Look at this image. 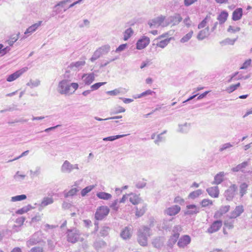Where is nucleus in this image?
Listing matches in <instances>:
<instances>
[{
  "instance_id": "obj_28",
  "label": "nucleus",
  "mask_w": 252,
  "mask_h": 252,
  "mask_svg": "<svg viewBox=\"0 0 252 252\" xmlns=\"http://www.w3.org/2000/svg\"><path fill=\"white\" fill-rule=\"evenodd\" d=\"M179 237V233H174L169 239L168 241V246L172 247L177 242Z\"/></svg>"
},
{
  "instance_id": "obj_29",
  "label": "nucleus",
  "mask_w": 252,
  "mask_h": 252,
  "mask_svg": "<svg viewBox=\"0 0 252 252\" xmlns=\"http://www.w3.org/2000/svg\"><path fill=\"white\" fill-rule=\"evenodd\" d=\"M96 195V196L98 197L99 199L106 200L110 199L112 197L111 194L103 191L97 192Z\"/></svg>"
},
{
  "instance_id": "obj_56",
  "label": "nucleus",
  "mask_w": 252,
  "mask_h": 252,
  "mask_svg": "<svg viewBox=\"0 0 252 252\" xmlns=\"http://www.w3.org/2000/svg\"><path fill=\"white\" fill-rule=\"evenodd\" d=\"M146 183L144 181H139L136 183L135 187L137 189H143L146 186Z\"/></svg>"
},
{
  "instance_id": "obj_32",
  "label": "nucleus",
  "mask_w": 252,
  "mask_h": 252,
  "mask_svg": "<svg viewBox=\"0 0 252 252\" xmlns=\"http://www.w3.org/2000/svg\"><path fill=\"white\" fill-rule=\"evenodd\" d=\"M202 190L200 189H198L195 191L191 192L189 194L188 197L192 199H194L199 197V196L202 194Z\"/></svg>"
},
{
  "instance_id": "obj_45",
  "label": "nucleus",
  "mask_w": 252,
  "mask_h": 252,
  "mask_svg": "<svg viewBox=\"0 0 252 252\" xmlns=\"http://www.w3.org/2000/svg\"><path fill=\"white\" fill-rule=\"evenodd\" d=\"M193 34V31H191L185 36H184L180 40L181 43H185L188 42L192 37Z\"/></svg>"
},
{
  "instance_id": "obj_26",
  "label": "nucleus",
  "mask_w": 252,
  "mask_h": 252,
  "mask_svg": "<svg viewBox=\"0 0 252 252\" xmlns=\"http://www.w3.org/2000/svg\"><path fill=\"white\" fill-rule=\"evenodd\" d=\"M136 213L135 215L138 217H141L144 215L146 211V206L143 204H139L138 206L135 207Z\"/></svg>"
},
{
  "instance_id": "obj_23",
  "label": "nucleus",
  "mask_w": 252,
  "mask_h": 252,
  "mask_svg": "<svg viewBox=\"0 0 252 252\" xmlns=\"http://www.w3.org/2000/svg\"><path fill=\"white\" fill-rule=\"evenodd\" d=\"M209 28L208 27L200 31L197 36V38L199 40H202L209 35Z\"/></svg>"
},
{
  "instance_id": "obj_31",
  "label": "nucleus",
  "mask_w": 252,
  "mask_h": 252,
  "mask_svg": "<svg viewBox=\"0 0 252 252\" xmlns=\"http://www.w3.org/2000/svg\"><path fill=\"white\" fill-rule=\"evenodd\" d=\"M248 185L246 183H242L240 186L239 194L241 197H242L246 193Z\"/></svg>"
},
{
  "instance_id": "obj_51",
  "label": "nucleus",
  "mask_w": 252,
  "mask_h": 252,
  "mask_svg": "<svg viewBox=\"0 0 252 252\" xmlns=\"http://www.w3.org/2000/svg\"><path fill=\"white\" fill-rule=\"evenodd\" d=\"M101 56H102L101 54V52L97 49L94 53L93 56L90 59V61L92 62H94L95 60L100 58Z\"/></svg>"
},
{
  "instance_id": "obj_50",
  "label": "nucleus",
  "mask_w": 252,
  "mask_h": 252,
  "mask_svg": "<svg viewBox=\"0 0 252 252\" xmlns=\"http://www.w3.org/2000/svg\"><path fill=\"white\" fill-rule=\"evenodd\" d=\"M129 201L134 205L139 204L140 199L139 197L136 195L131 194V196L129 198Z\"/></svg>"
},
{
  "instance_id": "obj_47",
  "label": "nucleus",
  "mask_w": 252,
  "mask_h": 252,
  "mask_svg": "<svg viewBox=\"0 0 252 252\" xmlns=\"http://www.w3.org/2000/svg\"><path fill=\"white\" fill-rule=\"evenodd\" d=\"M27 198V196L25 194L18 195L11 197V201L12 202H16L22 201Z\"/></svg>"
},
{
  "instance_id": "obj_52",
  "label": "nucleus",
  "mask_w": 252,
  "mask_h": 252,
  "mask_svg": "<svg viewBox=\"0 0 252 252\" xmlns=\"http://www.w3.org/2000/svg\"><path fill=\"white\" fill-rule=\"evenodd\" d=\"M200 204L202 207H206L209 205H212L213 202L208 199H204L200 202Z\"/></svg>"
},
{
  "instance_id": "obj_2",
  "label": "nucleus",
  "mask_w": 252,
  "mask_h": 252,
  "mask_svg": "<svg viewBox=\"0 0 252 252\" xmlns=\"http://www.w3.org/2000/svg\"><path fill=\"white\" fill-rule=\"evenodd\" d=\"M72 87L75 90L78 88L77 83H70L67 79H63L59 83L58 87V92L62 94H70V88Z\"/></svg>"
},
{
  "instance_id": "obj_1",
  "label": "nucleus",
  "mask_w": 252,
  "mask_h": 252,
  "mask_svg": "<svg viewBox=\"0 0 252 252\" xmlns=\"http://www.w3.org/2000/svg\"><path fill=\"white\" fill-rule=\"evenodd\" d=\"M152 222L150 224V227L142 226L137 231V242L142 246H146L148 244V238L151 235L150 227L153 226Z\"/></svg>"
},
{
  "instance_id": "obj_17",
  "label": "nucleus",
  "mask_w": 252,
  "mask_h": 252,
  "mask_svg": "<svg viewBox=\"0 0 252 252\" xmlns=\"http://www.w3.org/2000/svg\"><path fill=\"white\" fill-rule=\"evenodd\" d=\"M85 63H86L84 60H81L76 62H73L71 63L69 65H68V68L76 71L81 68L82 66L85 64Z\"/></svg>"
},
{
  "instance_id": "obj_44",
  "label": "nucleus",
  "mask_w": 252,
  "mask_h": 252,
  "mask_svg": "<svg viewBox=\"0 0 252 252\" xmlns=\"http://www.w3.org/2000/svg\"><path fill=\"white\" fill-rule=\"evenodd\" d=\"M94 185L88 186L83 189L81 191V194L82 196H85L88 193L90 192L94 188Z\"/></svg>"
},
{
  "instance_id": "obj_19",
  "label": "nucleus",
  "mask_w": 252,
  "mask_h": 252,
  "mask_svg": "<svg viewBox=\"0 0 252 252\" xmlns=\"http://www.w3.org/2000/svg\"><path fill=\"white\" fill-rule=\"evenodd\" d=\"M206 191L211 197L216 198L219 196V190L217 186L209 188L206 189Z\"/></svg>"
},
{
  "instance_id": "obj_40",
  "label": "nucleus",
  "mask_w": 252,
  "mask_h": 252,
  "mask_svg": "<svg viewBox=\"0 0 252 252\" xmlns=\"http://www.w3.org/2000/svg\"><path fill=\"white\" fill-rule=\"evenodd\" d=\"M32 208V207L31 205H28V206H24L23 208L17 210L16 213L20 215L23 214L31 210Z\"/></svg>"
},
{
  "instance_id": "obj_8",
  "label": "nucleus",
  "mask_w": 252,
  "mask_h": 252,
  "mask_svg": "<svg viewBox=\"0 0 252 252\" xmlns=\"http://www.w3.org/2000/svg\"><path fill=\"white\" fill-rule=\"evenodd\" d=\"M165 19V16L160 15L151 20H149L148 24L151 28L156 27V26L158 27L161 25V24L164 21Z\"/></svg>"
},
{
  "instance_id": "obj_58",
  "label": "nucleus",
  "mask_w": 252,
  "mask_h": 252,
  "mask_svg": "<svg viewBox=\"0 0 252 252\" xmlns=\"http://www.w3.org/2000/svg\"><path fill=\"white\" fill-rule=\"evenodd\" d=\"M118 202V200L116 199L113 202V203L110 206V207L115 211H117L118 210L119 207L117 206Z\"/></svg>"
},
{
  "instance_id": "obj_61",
  "label": "nucleus",
  "mask_w": 252,
  "mask_h": 252,
  "mask_svg": "<svg viewBox=\"0 0 252 252\" xmlns=\"http://www.w3.org/2000/svg\"><path fill=\"white\" fill-rule=\"evenodd\" d=\"M252 62L251 59L246 60L243 64L240 69H246L251 65Z\"/></svg>"
},
{
  "instance_id": "obj_54",
  "label": "nucleus",
  "mask_w": 252,
  "mask_h": 252,
  "mask_svg": "<svg viewBox=\"0 0 252 252\" xmlns=\"http://www.w3.org/2000/svg\"><path fill=\"white\" fill-rule=\"evenodd\" d=\"M153 94H155V92L154 91H153L151 90H148L143 92L141 94H140L138 96V98H141L142 97L148 95H152Z\"/></svg>"
},
{
  "instance_id": "obj_20",
  "label": "nucleus",
  "mask_w": 252,
  "mask_h": 252,
  "mask_svg": "<svg viewBox=\"0 0 252 252\" xmlns=\"http://www.w3.org/2000/svg\"><path fill=\"white\" fill-rule=\"evenodd\" d=\"M106 243L101 239L96 240L93 244V246L96 250H99L100 249L104 248L106 247Z\"/></svg>"
},
{
  "instance_id": "obj_38",
  "label": "nucleus",
  "mask_w": 252,
  "mask_h": 252,
  "mask_svg": "<svg viewBox=\"0 0 252 252\" xmlns=\"http://www.w3.org/2000/svg\"><path fill=\"white\" fill-rule=\"evenodd\" d=\"M78 189L77 188H73L69 190L68 191H64V196L65 198H67L70 196H73L76 194V192L78 191Z\"/></svg>"
},
{
  "instance_id": "obj_41",
  "label": "nucleus",
  "mask_w": 252,
  "mask_h": 252,
  "mask_svg": "<svg viewBox=\"0 0 252 252\" xmlns=\"http://www.w3.org/2000/svg\"><path fill=\"white\" fill-rule=\"evenodd\" d=\"M179 131L182 133H187L190 129V125L185 123L183 125H179Z\"/></svg>"
},
{
  "instance_id": "obj_25",
  "label": "nucleus",
  "mask_w": 252,
  "mask_h": 252,
  "mask_svg": "<svg viewBox=\"0 0 252 252\" xmlns=\"http://www.w3.org/2000/svg\"><path fill=\"white\" fill-rule=\"evenodd\" d=\"M224 176V172H220L218 173L214 177V181L212 182V184L219 185L223 181V177Z\"/></svg>"
},
{
  "instance_id": "obj_55",
  "label": "nucleus",
  "mask_w": 252,
  "mask_h": 252,
  "mask_svg": "<svg viewBox=\"0 0 252 252\" xmlns=\"http://www.w3.org/2000/svg\"><path fill=\"white\" fill-rule=\"evenodd\" d=\"M106 83V82L96 83L94 84V85H92L91 88L92 89V90H97L101 86L105 84Z\"/></svg>"
},
{
  "instance_id": "obj_3",
  "label": "nucleus",
  "mask_w": 252,
  "mask_h": 252,
  "mask_svg": "<svg viewBox=\"0 0 252 252\" xmlns=\"http://www.w3.org/2000/svg\"><path fill=\"white\" fill-rule=\"evenodd\" d=\"M66 234L67 241L69 243L74 244L78 241H83V238L80 237L81 235L80 231L76 228L67 229Z\"/></svg>"
},
{
  "instance_id": "obj_39",
  "label": "nucleus",
  "mask_w": 252,
  "mask_h": 252,
  "mask_svg": "<svg viewBox=\"0 0 252 252\" xmlns=\"http://www.w3.org/2000/svg\"><path fill=\"white\" fill-rule=\"evenodd\" d=\"M235 144V142H232V143L229 142V143H226L223 144L220 146V149H219V151L220 152H221L224 150L228 149L232 147Z\"/></svg>"
},
{
  "instance_id": "obj_15",
  "label": "nucleus",
  "mask_w": 252,
  "mask_h": 252,
  "mask_svg": "<svg viewBox=\"0 0 252 252\" xmlns=\"http://www.w3.org/2000/svg\"><path fill=\"white\" fill-rule=\"evenodd\" d=\"M230 207L229 205L221 206L219 210L215 212L214 216V218H220L223 214H225L229 211Z\"/></svg>"
},
{
  "instance_id": "obj_27",
  "label": "nucleus",
  "mask_w": 252,
  "mask_h": 252,
  "mask_svg": "<svg viewBox=\"0 0 252 252\" xmlns=\"http://www.w3.org/2000/svg\"><path fill=\"white\" fill-rule=\"evenodd\" d=\"M42 21H38L37 23L32 25L29 27L25 31V34L32 33L36 31V30L41 25Z\"/></svg>"
},
{
  "instance_id": "obj_22",
  "label": "nucleus",
  "mask_w": 252,
  "mask_h": 252,
  "mask_svg": "<svg viewBox=\"0 0 252 252\" xmlns=\"http://www.w3.org/2000/svg\"><path fill=\"white\" fill-rule=\"evenodd\" d=\"M86 85H90L94 80V75L93 73L89 74H83L82 77Z\"/></svg>"
},
{
  "instance_id": "obj_4",
  "label": "nucleus",
  "mask_w": 252,
  "mask_h": 252,
  "mask_svg": "<svg viewBox=\"0 0 252 252\" xmlns=\"http://www.w3.org/2000/svg\"><path fill=\"white\" fill-rule=\"evenodd\" d=\"M237 186L236 184H232L224 192V196L226 200L228 201H232L237 193Z\"/></svg>"
},
{
  "instance_id": "obj_59",
  "label": "nucleus",
  "mask_w": 252,
  "mask_h": 252,
  "mask_svg": "<svg viewBox=\"0 0 252 252\" xmlns=\"http://www.w3.org/2000/svg\"><path fill=\"white\" fill-rule=\"evenodd\" d=\"M165 138L162 136V135L159 134L157 136V139L155 140L154 142L156 144L159 145V142L164 141Z\"/></svg>"
},
{
  "instance_id": "obj_35",
  "label": "nucleus",
  "mask_w": 252,
  "mask_h": 252,
  "mask_svg": "<svg viewBox=\"0 0 252 252\" xmlns=\"http://www.w3.org/2000/svg\"><path fill=\"white\" fill-rule=\"evenodd\" d=\"M172 37L167 38L164 40H161L157 44V46L161 48H164L166 47L170 42V40L172 39Z\"/></svg>"
},
{
  "instance_id": "obj_6",
  "label": "nucleus",
  "mask_w": 252,
  "mask_h": 252,
  "mask_svg": "<svg viewBox=\"0 0 252 252\" xmlns=\"http://www.w3.org/2000/svg\"><path fill=\"white\" fill-rule=\"evenodd\" d=\"M183 20V18L181 15L179 13H175L172 16H169L166 21V25H169L170 24H172V26L178 25Z\"/></svg>"
},
{
  "instance_id": "obj_37",
  "label": "nucleus",
  "mask_w": 252,
  "mask_h": 252,
  "mask_svg": "<svg viewBox=\"0 0 252 252\" xmlns=\"http://www.w3.org/2000/svg\"><path fill=\"white\" fill-rule=\"evenodd\" d=\"M20 33L18 32L15 35H12L11 36L10 39L6 41L7 43L10 46H13L14 43L18 39Z\"/></svg>"
},
{
  "instance_id": "obj_21",
  "label": "nucleus",
  "mask_w": 252,
  "mask_h": 252,
  "mask_svg": "<svg viewBox=\"0 0 252 252\" xmlns=\"http://www.w3.org/2000/svg\"><path fill=\"white\" fill-rule=\"evenodd\" d=\"M243 15V9L242 8H237L232 13V19L233 21L240 20Z\"/></svg>"
},
{
  "instance_id": "obj_16",
  "label": "nucleus",
  "mask_w": 252,
  "mask_h": 252,
  "mask_svg": "<svg viewBox=\"0 0 252 252\" xmlns=\"http://www.w3.org/2000/svg\"><path fill=\"white\" fill-rule=\"evenodd\" d=\"M181 210V207L178 205H173L168 208L165 210V213L169 216H174L179 213Z\"/></svg>"
},
{
  "instance_id": "obj_33",
  "label": "nucleus",
  "mask_w": 252,
  "mask_h": 252,
  "mask_svg": "<svg viewBox=\"0 0 252 252\" xmlns=\"http://www.w3.org/2000/svg\"><path fill=\"white\" fill-rule=\"evenodd\" d=\"M54 202V199L52 197H46L43 198L41 204L40 206L44 207L48 205L51 204Z\"/></svg>"
},
{
  "instance_id": "obj_57",
  "label": "nucleus",
  "mask_w": 252,
  "mask_h": 252,
  "mask_svg": "<svg viewBox=\"0 0 252 252\" xmlns=\"http://www.w3.org/2000/svg\"><path fill=\"white\" fill-rule=\"evenodd\" d=\"M10 48L9 46H7L5 48H2L0 51V56H3L5 55L7 53H8L10 50Z\"/></svg>"
},
{
  "instance_id": "obj_10",
  "label": "nucleus",
  "mask_w": 252,
  "mask_h": 252,
  "mask_svg": "<svg viewBox=\"0 0 252 252\" xmlns=\"http://www.w3.org/2000/svg\"><path fill=\"white\" fill-rule=\"evenodd\" d=\"M187 210L184 212L185 215L191 216L198 214L200 211L199 207L194 204L188 205L186 206Z\"/></svg>"
},
{
  "instance_id": "obj_36",
  "label": "nucleus",
  "mask_w": 252,
  "mask_h": 252,
  "mask_svg": "<svg viewBox=\"0 0 252 252\" xmlns=\"http://www.w3.org/2000/svg\"><path fill=\"white\" fill-rule=\"evenodd\" d=\"M248 165L247 161H244L241 164L237 165L236 167L232 168V171L233 172H238L242 169L245 168Z\"/></svg>"
},
{
  "instance_id": "obj_60",
  "label": "nucleus",
  "mask_w": 252,
  "mask_h": 252,
  "mask_svg": "<svg viewBox=\"0 0 252 252\" xmlns=\"http://www.w3.org/2000/svg\"><path fill=\"white\" fill-rule=\"evenodd\" d=\"M234 222L233 221H225L224 222V226L227 227V228L230 229H232L234 227L233 225Z\"/></svg>"
},
{
  "instance_id": "obj_11",
  "label": "nucleus",
  "mask_w": 252,
  "mask_h": 252,
  "mask_svg": "<svg viewBox=\"0 0 252 252\" xmlns=\"http://www.w3.org/2000/svg\"><path fill=\"white\" fill-rule=\"evenodd\" d=\"M150 43V38L144 36L138 40L136 43V49L141 50L146 48Z\"/></svg>"
},
{
  "instance_id": "obj_62",
  "label": "nucleus",
  "mask_w": 252,
  "mask_h": 252,
  "mask_svg": "<svg viewBox=\"0 0 252 252\" xmlns=\"http://www.w3.org/2000/svg\"><path fill=\"white\" fill-rule=\"evenodd\" d=\"M184 202H185L184 199H183L182 198H181L179 196H176L174 200V203H179L181 205L184 204Z\"/></svg>"
},
{
  "instance_id": "obj_13",
  "label": "nucleus",
  "mask_w": 252,
  "mask_h": 252,
  "mask_svg": "<svg viewBox=\"0 0 252 252\" xmlns=\"http://www.w3.org/2000/svg\"><path fill=\"white\" fill-rule=\"evenodd\" d=\"M244 212V209L243 205L236 206L234 210L230 213L229 218L231 219H235L239 217Z\"/></svg>"
},
{
  "instance_id": "obj_63",
  "label": "nucleus",
  "mask_w": 252,
  "mask_h": 252,
  "mask_svg": "<svg viewBox=\"0 0 252 252\" xmlns=\"http://www.w3.org/2000/svg\"><path fill=\"white\" fill-rule=\"evenodd\" d=\"M127 45L126 43V44H122L120 45L115 50L116 52H120L121 51H124L126 47H127Z\"/></svg>"
},
{
  "instance_id": "obj_34",
  "label": "nucleus",
  "mask_w": 252,
  "mask_h": 252,
  "mask_svg": "<svg viewBox=\"0 0 252 252\" xmlns=\"http://www.w3.org/2000/svg\"><path fill=\"white\" fill-rule=\"evenodd\" d=\"M128 135V134H122V135H115V136H108V137H104L103 139V140L105 141H114L119 138L126 136Z\"/></svg>"
},
{
  "instance_id": "obj_12",
  "label": "nucleus",
  "mask_w": 252,
  "mask_h": 252,
  "mask_svg": "<svg viewBox=\"0 0 252 252\" xmlns=\"http://www.w3.org/2000/svg\"><path fill=\"white\" fill-rule=\"evenodd\" d=\"M222 226V220H217L214 221L207 229L209 233L212 234L218 231Z\"/></svg>"
},
{
  "instance_id": "obj_43",
  "label": "nucleus",
  "mask_w": 252,
  "mask_h": 252,
  "mask_svg": "<svg viewBox=\"0 0 252 252\" xmlns=\"http://www.w3.org/2000/svg\"><path fill=\"white\" fill-rule=\"evenodd\" d=\"M98 50L101 52L102 55L107 54L110 49V47L108 45H106L99 47Z\"/></svg>"
},
{
  "instance_id": "obj_14",
  "label": "nucleus",
  "mask_w": 252,
  "mask_h": 252,
  "mask_svg": "<svg viewBox=\"0 0 252 252\" xmlns=\"http://www.w3.org/2000/svg\"><path fill=\"white\" fill-rule=\"evenodd\" d=\"M191 238L189 236L185 235L181 237L177 243L179 247L184 248L190 243Z\"/></svg>"
},
{
  "instance_id": "obj_49",
  "label": "nucleus",
  "mask_w": 252,
  "mask_h": 252,
  "mask_svg": "<svg viewBox=\"0 0 252 252\" xmlns=\"http://www.w3.org/2000/svg\"><path fill=\"white\" fill-rule=\"evenodd\" d=\"M152 244L155 248H159L162 246L163 243L159 238H156L153 239Z\"/></svg>"
},
{
  "instance_id": "obj_64",
  "label": "nucleus",
  "mask_w": 252,
  "mask_h": 252,
  "mask_svg": "<svg viewBox=\"0 0 252 252\" xmlns=\"http://www.w3.org/2000/svg\"><path fill=\"white\" fill-rule=\"evenodd\" d=\"M29 252H43V248L40 247H35L32 248Z\"/></svg>"
},
{
  "instance_id": "obj_53",
  "label": "nucleus",
  "mask_w": 252,
  "mask_h": 252,
  "mask_svg": "<svg viewBox=\"0 0 252 252\" xmlns=\"http://www.w3.org/2000/svg\"><path fill=\"white\" fill-rule=\"evenodd\" d=\"M121 93L120 89H116L112 91H107L106 93L107 94L112 96H115Z\"/></svg>"
},
{
  "instance_id": "obj_7",
  "label": "nucleus",
  "mask_w": 252,
  "mask_h": 252,
  "mask_svg": "<svg viewBox=\"0 0 252 252\" xmlns=\"http://www.w3.org/2000/svg\"><path fill=\"white\" fill-rule=\"evenodd\" d=\"M28 70V67H24L21 68V69L16 71L14 73L8 75L7 78H6V81L8 82H12L16 80L17 78L20 77L23 73L26 72Z\"/></svg>"
},
{
  "instance_id": "obj_24",
  "label": "nucleus",
  "mask_w": 252,
  "mask_h": 252,
  "mask_svg": "<svg viewBox=\"0 0 252 252\" xmlns=\"http://www.w3.org/2000/svg\"><path fill=\"white\" fill-rule=\"evenodd\" d=\"M228 13L226 10L222 11L217 17L220 24H223L227 19Z\"/></svg>"
},
{
  "instance_id": "obj_48",
  "label": "nucleus",
  "mask_w": 252,
  "mask_h": 252,
  "mask_svg": "<svg viewBox=\"0 0 252 252\" xmlns=\"http://www.w3.org/2000/svg\"><path fill=\"white\" fill-rule=\"evenodd\" d=\"M110 230V228L108 226H104L102 227L100 231V235L102 237L106 236L108 234Z\"/></svg>"
},
{
  "instance_id": "obj_46",
  "label": "nucleus",
  "mask_w": 252,
  "mask_h": 252,
  "mask_svg": "<svg viewBox=\"0 0 252 252\" xmlns=\"http://www.w3.org/2000/svg\"><path fill=\"white\" fill-rule=\"evenodd\" d=\"M40 84V81L38 79L32 80V79L27 84V85L30 86L31 88L38 86Z\"/></svg>"
},
{
  "instance_id": "obj_30",
  "label": "nucleus",
  "mask_w": 252,
  "mask_h": 252,
  "mask_svg": "<svg viewBox=\"0 0 252 252\" xmlns=\"http://www.w3.org/2000/svg\"><path fill=\"white\" fill-rule=\"evenodd\" d=\"M208 22H213L210 15H207L206 17L198 24V29H200L204 28Z\"/></svg>"
},
{
  "instance_id": "obj_9",
  "label": "nucleus",
  "mask_w": 252,
  "mask_h": 252,
  "mask_svg": "<svg viewBox=\"0 0 252 252\" xmlns=\"http://www.w3.org/2000/svg\"><path fill=\"white\" fill-rule=\"evenodd\" d=\"M74 169H79L78 164H71L69 161L65 160L62 166L61 170L63 172L70 173Z\"/></svg>"
},
{
  "instance_id": "obj_42",
  "label": "nucleus",
  "mask_w": 252,
  "mask_h": 252,
  "mask_svg": "<svg viewBox=\"0 0 252 252\" xmlns=\"http://www.w3.org/2000/svg\"><path fill=\"white\" fill-rule=\"evenodd\" d=\"M133 33V31L131 28H129L126 29L124 32V40L126 41L127 40Z\"/></svg>"
},
{
  "instance_id": "obj_5",
  "label": "nucleus",
  "mask_w": 252,
  "mask_h": 252,
  "mask_svg": "<svg viewBox=\"0 0 252 252\" xmlns=\"http://www.w3.org/2000/svg\"><path fill=\"white\" fill-rule=\"evenodd\" d=\"M110 210L107 206L99 207L95 213V218L96 220H102L109 214Z\"/></svg>"
},
{
  "instance_id": "obj_18",
  "label": "nucleus",
  "mask_w": 252,
  "mask_h": 252,
  "mask_svg": "<svg viewBox=\"0 0 252 252\" xmlns=\"http://www.w3.org/2000/svg\"><path fill=\"white\" fill-rule=\"evenodd\" d=\"M131 228L129 226H126L123 228L120 233L121 237L124 240L129 239L131 237Z\"/></svg>"
}]
</instances>
